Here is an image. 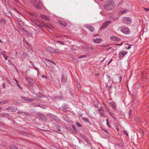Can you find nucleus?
Listing matches in <instances>:
<instances>
[{"label": "nucleus", "mask_w": 149, "mask_h": 149, "mask_svg": "<svg viewBox=\"0 0 149 149\" xmlns=\"http://www.w3.org/2000/svg\"><path fill=\"white\" fill-rule=\"evenodd\" d=\"M28 35L30 37H32V34L31 33H28Z\"/></svg>", "instance_id": "864d4df0"}, {"label": "nucleus", "mask_w": 149, "mask_h": 149, "mask_svg": "<svg viewBox=\"0 0 149 149\" xmlns=\"http://www.w3.org/2000/svg\"><path fill=\"white\" fill-rule=\"evenodd\" d=\"M131 48V47H130V46H129L128 47H125V48H126V49H130Z\"/></svg>", "instance_id": "49530a36"}, {"label": "nucleus", "mask_w": 149, "mask_h": 149, "mask_svg": "<svg viewBox=\"0 0 149 149\" xmlns=\"http://www.w3.org/2000/svg\"><path fill=\"white\" fill-rule=\"evenodd\" d=\"M115 147L116 149H118L120 148V143H114Z\"/></svg>", "instance_id": "dca6fc26"}, {"label": "nucleus", "mask_w": 149, "mask_h": 149, "mask_svg": "<svg viewBox=\"0 0 149 149\" xmlns=\"http://www.w3.org/2000/svg\"><path fill=\"white\" fill-rule=\"evenodd\" d=\"M15 81L17 83V86H18V87H19V88L20 89H22V87L19 84H18L17 82V80H16Z\"/></svg>", "instance_id": "72a5a7b5"}, {"label": "nucleus", "mask_w": 149, "mask_h": 149, "mask_svg": "<svg viewBox=\"0 0 149 149\" xmlns=\"http://www.w3.org/2000/svg\"><path fill=\"white\" fill-rule=\"evenodd\" d=\"M77 87H78V88L79 89L80 88V86L79 85H78Z\"/></svg>", "instance_id": "e2e57ef3"}, {"label": "nucleus", "mask_w": 149, "mask_h": 149, "mask_svg": "<svg viewBox=\"0 0 149 149\" xmlns=\"http://www.w3.org/2000/svg\"><path fill=\"white\" fill-rule=\"evenodd\" d=\"M128 12V10H127V9L124 10L120 11L119 12V14L120 15L122 14L125 13H127Z\"/></svg>", "instance_id": "f3484780"}, {"label": "nucleus", "mask_w": 149, "mask_h": 149, "mask_svg": "<svg viewBox=\"0 0 149 149\" xmlns=\"http://www.w3.org/2000/svg\"><path fill=\"white\" fill-rule=\"evenodd\" d=\"M38 26H41V27H43V25H38Z\"/></svg>", "instance_id": "338daca9"}, {"label": "nucleus", "mask_w": 149, "mask_h": 149, "mask_svg": "<svg viewBox=\"0 0 149 149\" xmlns=\"http://www.w3.org/2000/svg\"><path fill=\"white\" fill-rule=\"evenodd\" d=\"M106 76L107 78L109 81H112V79H111V77L110 75H109L108 74H107L106 75Z\"/></svg>", "instance_id": "4be33fe9"}, {"label": "nucleus", "mask_w": 149, "mask_h": 149, "mask_svg": "<svg viewBox=\"0 0 149 149\" xmlns=\"http://www.w3.org/2000/svg\"><path fill=\"white\" fill-rule=\"evenodd\" d=\"M123 132L127 136H128V133H127V132L126 130H124V131H123Z\"/></svg>", "instance_id": "c9c22d12"}, {"label": "nucleus", "mask_w": 149, "mask_h": 149, "mask_svg": "<svg viewBox=\"0 0 149 149\" xmlns=\"http://www.w3.org/2000/svg\"><path fill=\"white\" fill-rule=\"evenodd\" d=\"M123 22L126 24H131L132 20L130 17H124L123 19Z\"/></svg>", "instance_id": "39448f33"}, {"label": "nucleus", "mask_w": 149, "mask_h": 149, "mask_svg": "<svg viewBox=\"0 0 149 149\" xmlns=\"http://www.w3.org/2000/svg\"><path fill=\"white\" fill-rule=\"evenodd\" d=\"M47 50L50 52L51 53H59L58 52V49H55L54 48L52 47H47L46 49Z\"/></svg>", "instance_id": "20e7f679"}, {"label": "nucleus", "mask_w": 149, "mask_h": 149, "mask_svg": "<svg viewBox=\"0 0 149 149\" xmlns=\"http://www.w3.org/2000/svg\"><path fill=\"white\" fill-rule=\"evenodd\" d=\"M77 125L79 127H82L81 125V124H80L78 122L77 123Z\"/></svg>", "instance_id": "e433bc0d"}, {"label": "nucleus", "mask_w": 149, "mask_h": 149, "mask_svg": "<svg viewBox=\"0 0 149 149\" xmlns=\"http://www.w3.org/2000/svg\"><path fill=\"white\" fill-rule=\"evenodd\" d=\"M42 78H45L47 79V78L46 76H45L44 75H42Z\"/></svg>", "instance_id": "6e6d98bb"}, {"label": "nucleus", "mask_w": 149, "mask_h": 149, "mask_svg": "<svg viewBox=\"0 0 149 149\" xmlns=\"http://www.w3.org/2000/svg\"><path fill=\"white\" fill-rule=\"evenodd\" d=\"M21 99L22 100L26 101H27L28 100V97L23 96H21Z\"/></svg>", "instance_id": "412c9836"}, {"label": "nucleus", "mask_w": 149, "mask_h": 149, "mask_svg": "<svg viewBox=\"0 0 149 149\" xmlns=\"http://www.w3.org/2000/svg\"><path fill=\"white\" fill-rule=\"evenodd\" d=\"M66 129L70 131L71 130V128L69 127H66Z\"/></svg>", "instance_id": "4c0bfd02"}, {"label": "nucleus", "mask_w": 149, "mask_h": 149, "mask_svg": "<svg viewBox=\"0 0 149 149\" xmlns=\"http://www.w3.org/2000/svg\"><path fill=\"white\" fill-rule=\"evenodd\" d=\"M72 128H73V129H74V130L75 131H76L77 129H76V128L75 127V126H74V125H72Z\"/></svg>", "instance_id": "37998d69"}, {"label": "nucleus", "mask_w": 149, "mask_h": 149, "mask_svg": "<svg viewBox=\"0 0 149 149\" xmlns=\"http://www.w3.org/2000/svg\"><path fill=\"white\" fill-rule=\"evenodd\" d=\"M2 84H3L2 87L4 89L6 88V86H5V83H3Z\"/></svg>", "instance_id": "79ce46f5"}, {"label": "nucleus", "mask_w": 149, "mask_h": 149, "mask_svg": "<svg viewBox=\"0 0 149 149\" xmlns=\"http://www.w3.org/2000/svg\"><path fill=\"white\" fill-rule=\"evenodd\" d=\"M79 143H83V141H79Z\"/></svg>", "instance_id": "680f3d73"}, {"label": "nucleus", "mask_w": 149, "mask_h": 149, "mask_svg": "<svg viewBox=\"0 0 149 149\" xmlns=\"http://www.w3.org/2000/svg\"><path fill=\"white\" fill-rule=\"evenodd\" d=\"M15 11L16 12L19 13V12L17 10H16V9H15Z\"/></svg>", "instance_id": "69168bd1"}, {"label": "nucleus", "mask_w": 149, "mask_h": 149, "mask_svg": "<svg viewBox=\"0 0 149 149\" xmlns=\"http://www.w3.org/2000/svg\"><path fill=\"white\" fill-rule=\"evenodd\" d=\"M5 59L6 60H7V59L8 58V57L7 56H5V55L3 56Z\"/></svg>", "instance_id": "ea45409f"}, {"label": "nucleus", "mask_w": 149, "mask_h": 149, "mask_svg": "<svg viewBox=\"0 0 149 149\" xmlns=\"http://www.w3.org/2000/svg\"><path fill=\"white\" fill-rule=\"evenodd\" d=\"M10 148L11 149H18L16 146L14 145H11L10 146Z\"/></svg>", "instance_id": "cd10ccee"}, {"label": "nucleus", "mask_w": 149, "mask_h": 149, "mask_svg": "<svg viewBox=\"0 0 149 149\" xmlns=\"http://www.w3.org/2000/svg\"><path fill=\"white\" fill-rule=\"evenodd\" d=\"M104 111L103 109L102 110V111H100V115L102 117H104Z\"/></svg>", "instance_id": "bb28decb"}, {"label": "nucleus", "mask_w": 149, "mask_h": 149, "mask_svg": "<svg viewBox=\"0 0 149 149\" xmlns=\"http://www.w3.org/2000/svg\"><path fill=\"white\" fill-rule=\"evenodd\" d=\"M26 79L27 81V82H28V83H30L31 82V79L30 77H26Z\"/></svg>", "instance_id": "6ab92c4d"}, {"label": "nucleus", "mask_w": 149, "mask_h": 149, "mask_svg": "<svg viewBox=\"0 0 149 149\" xmlns=\"http://www.w3.org/2000/svg\"><path fill=\"white\" fill-rule=\"evenodd\" d=\"M102 40V39L101 38H97L96 39H94L93 40V42L96 43H100Z\"/></svg>", "instance_id": "ddd939ff"}, {"label": "nucleus", "mask_w": 149, "mask_h": 149, "mask_svg": "<svg viewBox=\"0 0 149 149\" xmlns=\"http://www.w3.org/2000/svg\"><path fill=\"white\" fill-rule=\"evenodd\" d=\"M111 22V21H107L103 23L101 26L100 29H104L105 28H106L108 25Z\"/></svg>", "instance_id": "423d86ee"}, {"label": "nucleus", "mask_w": 149, "mask_h": 149, "mask_svg": "<svg viewBox=\"0 0 149 149\" xmlns=\"http://www.w3.org/2000/svg\"><path fill=\"white\" fill-rule=\"evenodd\" d=\"M84 26L91 32L93 31L94 30V28L92 26H89L88 25H86Z\"/></svg>", "instance_id": "1a4fd4ad"}, {"label": "nucleus", "mask_w": 149, "mask_h": 149, "mask_svg": "<svg viewBox=\"0 0 149 149\" xmlns=\"http://www.w3.org/2000/svg\"><path fill=\"white\" fill-rule=\"evenodd\" d=\"M38 97L39 98H42L45 97V96L40 93H39L38 95Z\"/></svg>", "instance_id": "a211bd4d"}, {"label": "nucleus", "mask_w": 149, "mask_h": 149, "mask_svg": "<svg viewBox=\"0 0 149 149\" xmlns=\"http://www.w3.org/2000/svg\"><path fill=\"white\" fill-rule=\"evenodd\" d=\"M102 107H101V109H98V110L99 111V113L100 112V111H102L101 110L102 109Z\"/></svg>", "instance_id": "bf43d9fd"}, {"label": "nucleus", "mask_w": 149, "mask_h": 149, "mask_svg": "<svg viewBox=\"0 0 149 149\" xmlns=\"http://www.w3.org/2000/svg\"><path fill=\"white\" fill-rule=\"evenodd\" d=\"M6 15L10 17H12L13 16V15L12 13L10 12H8L6 13Z\"/></svg>", "instance_id": "b1692460"}, {"label": "nucleus", "mask_w": 149, "mask_h": 149, "mask_svg": "<svg viewBox=\"0 0 149 149\" xmlns=\"http://www.w3.org/2000/svg\"><path fill=\"white\" fill-rule=\"evenodd\" d=\"M27 54L26 53H23L21 56V58L22 59H24L27 56Z\"/></svg>", "instance_id": "aec40b11"}, {"label": "nucleus", "mask_w": 149, "mask_h": 149, "mask_svg": "<svg viewBox=\"0 0 149 149\" xmlns=\"http://www.w3.org/2000/svg\"><path fill=\"white\" fill-rule=\"evenodd\" d=\"M23 113V112L20 111H18L17 112V113Z\"/></svg>", "instance_id": "052dcab7"}, {"label": "nucleus", "mask_w": 149, "mask_h": 149, "mask_svg": "<svg viewBox=\"0 0 149 149\" xmlns=\"http://www.w3.org/2000/svg\"><path fill=\"white\" fill-rule=\"evenodd\" d=\"M108 112H109V114H110V115H111V116L112 117H113V116H112V113H111V112H110V111H109V110H108Z\"/></svg>", "instance_id": "a18cd8bd"}, {"label": "nucleus", "mask_w": 149, "mask_h": 149, "mask_svg": "<svg viewBox=\"0 0 149 149\" xmlns=\"http://www.w3.org/2000/svg\"><path fill=\"white\" fill-rule=\"evenodd\" d=\"M24 31L25 32V33H26L27 34H28V33H29L28 32V31H26V30H25V29H24Z\"/></svg>", "instance_id": "8fccbe9b"}, {"label": "nucleus", "mask_w": 149, "mask_h": 149, "mask_svg": "<svg viewBox=\"0 0 149 149\" xmlns=\"http://www.w3.org/2000/svg\"><path fill=\"white\" fill-rule=\"evenodd\" d=\"M6 81H7V82H8V83H10V81H9V80H6Z\"/></svg>", "instance_id": "0e129e2a"}, {"label": "nucleus", "mask_w": 149, "mask_h": 149, "mask_svg": "<svg viewBox=\"0 0 149 149\" xmlns=\"http://www.w3.org/2000/svg\"><path fill=\"white\" fill-rule=\"evenodd\" d=\"M40 107L44 109H46L47 108V107L45 105H40Z\"/></svg>", "instance_id": "a878e982"}, {"label": "nucleus", "mask_w": 149, "mask_h": 149, "mask_svg": "<svg viewBox=\"0 0 149 149\" xmlns=\"http://www.w3.org/2000/svg\"><path fill=\"white\" fill-rule=\"evenodd\" d=\"M115 4L113 1L110 0L107 1L104 5L105 9L107 10H111L113 9Z\"/></svg>", "instance_id": "f257e3e1"}, {"label": "nucleus", "mask_w": 149, "mask_h": 149, "mask_svg": "<svg viewBox=\"0 0 149 149\" xmlns=\"http://www.w3.org/2000/svg\"><path fill=\"white\" fill-rule=\"evenodd\" d=\"M57 43H59V44H62L63 45V43L62 42H60V41H57Z\"/></svg>", "instance_id": "de8ad7c7"}, {"label": "nucleus", "mask_w": 149, "mask_h": 149, "mask_svg": "<svg viewBox=\"0 0 149 149\" xmlns=\"http://www.w3.org/2000/svg\"><path fill=\"white\" fill-rule=\"evenodd\" d=\"M116 37L115 36H111L110 37V39L111 40L116 41Z\"/></svg>", "instance_id": "c85d7f7f"}, {"label": "nucleus", "mask_w": 149, "mask_h": 149, "mask_svg": "<svg viewBox=\"0 0 149 149\" xmlns=\"http://www.w3.org/2000/svg\"><path fill=\"white\" fill-rule=\"evenodd\" d=\"M120 40V39L119 38H118L116 37V41H119Z\"/></svg>", "instance_id": "a19ab883"}, {"label": "nucleus", "mask_w": 149, "mask_h": 149, "mask_svg": "<svg viewBox=\"0 0 149 149\" xmlns=\"http://www.w3.org/2000/svg\"><path fill=\"white\" fill-rule=\"evenodd\" d=\"M1 54H2V55L3 56L5 55V54L6 53V52L4 51H3L1 52Z\"/></svg>", "instance_id": "58836bf2"}, {"label": "nucleus", "mask_w": 149, "mask_h": 149, "mask_svg": "<svg viewBox=\"0 0 149 149\" xmlns=\"http://www.w3.org/2000/svg\"><path fill=\"white\" fill-rule=\"evenodd\" d=\"M82 120L88 123H89L90 122V120L88 118H82Z\"/></svg>", "instance_id": "5701e85b"}, {"label": "nucleus", "mask_w": 149, "mask_h": 149, "mask_svg": "<svg viewBox=\"0 0 149 149\" xmlns=\"http://www.w3.org/2000/svg\"><path fill=\"white\" fill-rule=\"evenodd\" d=\"M7 109L9 112H14L17 111L18 110V109L16 107L13 106L7 108Z\"/></svg>", "instance_id": "0eeeda50"}, {"label": "nucleus", "mask_w": 149, "mask_h": 149, "mask_svg": "<svg viewBox=\"0 0 149 149\" xmlns=\"http://www.w3.org/2000/svg\"><path fill=\"white\" fill-rule=\"evenodd\" d=\"M132 110L131 109H130V110L129 111V114L130 116V115L132 113Z\"/></svg>", "instance_id": "c03bdc74"}, {"label": "nucleus", "mask_w": 149, "mask_h": 149, "mask_svg": "<svg viewBox=\"0 0 149 149\" xmlns=\"http://www.w3.org/2000/svg\"><path fill=\"white\" fill-rule=\"evenodd\" d=\"M86 57V56L85 55H83V56H81L80 57H79V58H83Z\"/></svg>", "instance_id": "09e8293b"}, {"label": "nucleus", "mask_w": 149, "mask_h": 149, "mask_svg": "<svg viewBox=\"0 0 149 149\" xmlns=\"http://www.w3.org/2000/svg\"><path fill=\"white\" fill-rule=\"evenodd\" d=\"M83 138L85 139H87L86 137V136H84Z\"/></svg>", "instance_id": "774afa93"}, {"label": "nucleus", "mask_w": 149, "mask_h": 149, "mask_svg": "<svg viewBox=\"0 0 149 149\" xmlns=\"http://www.w3.org/2000/svg\"><path fill=\"white\" fill-rule=\"evenodd\" d=\"M110 104L113 109L114 110H116V104L115 102L113 101L110 102Z\"/></svg>", "instance_id": "9d476101"}, {"label": "nucleus", "mask_w": 149, "mask_h": 149, "mask_svg": "<svg viewBox=\"0 0 149 149\" xmlns=\"http://www.w3.org/2000/svg\"><path fill=\"white\" fill-rule=\"evenodd\" d=\"M112 60H111L109 61L108 63V65L109 64L111 63V62L112 61Z\"/></svg>", "instance_id": "13d9d810"}, {"label": "nucleus", "mask_w": 149, "mask_h": 149, "mask_svg": "<svg viewBox=\"0 0 149 149\" xmlns=\"http://www.w3.org/2000/svg\"><path fill=\"white\" fill-rule=\"evenodd\" d=\"M32 4L37 9H41V6L43 5L40 0H31Z\"/></svg>", "instance_id": "f03ea898"}, {"label": "nucleus", "mask_w": 149, "mask_h": 149, "mask_svg": "<svg viewBox=\"0 0 149 149\" xmlns=\"http://www.w3.org/2000/svg\"><path fill=\"white\" fill-rule=\"evenodd\" d=\"M122 79V77H119V82H120Z\"/></svg>", "instance_id": "3c124183"}, {"label": "nucleus", "mask_w": 149, "mask_h": 149, "mask_svg": "<svg viewBox=\"0 0 149 149\" xmlns=\"http://www.w3.org/2000/svg\"><path fill=\"white\" fill-rule=\"evenodd\" d=\"M144 8L146 11H149V8Z\"/></svg>", "instance_id": "5fc2aeb1"}, {"label": "nucleus", "mask_w": 149, "mask_h": 149, "mask_svg": "<svg viewBox=\"0 0 149 149\" xmlns=\"http://www.w3.org/2000/svg\"><path fill=\"white\" fill-rule=\"evenodd\" d=\"M8 100H5L0 102L1 104H4L8 103Z\"/></svg>", "instance_id": "393cba45"}, {"label": "nucleus", "mask_w": 149, "mask_h": 149, "mask_svg": "<svg viewBox=\"0 0 149 149\" xmlns=\"http://www.w3.org/2000/svg\"><path fill=\"white\" fill-rule=\"evenodd\" d=\"M58 22L61 25H62L64 26H65L67 25V23L65 21H63L61 20H59Z\"/></svg>", "instance_id": "4468645a"}, {"label": "nucleus", "mask_w": 149, "mask_h": 149, "mask_svg": "<svg viewBox=\"0 0 149 149\" xmlns=\"http://www.w3.org/2000/svg\"><path fill=\"white\" fill-rule=\"evenodd\" d=\"M40 16L42 19L45 20H49V18L48 17L44 15H41Z\"/></svg>", "instance_id": "f8f14e48"}, {"label": "nucleus", "mask_w": 149, "mask_h": 149, "mask_svg": "<svg viewBox=\"0 0 149 149\" xmlns=\"http://www.w3.org/2000/svg\"><path fill=\"white\" fill-rule=\"evenodd\" d=\"M127 52L125 51H123L120 53L119 57L120 58H122L125 56L127 53Z\"/></svg>", "instance_id": "6e6552de"}, {"label": "nucleus", "mask_w": 149, "mask_h": 149, "mask_svg": "<svg viewBox=\"0 0 149 149\" xmlns=\"http://www.w3.org/2000/svg\"><path fill=\"white\" fill-rule=\"evenodd\" d=\"M39 117L42 120L45 121L47 120V118L42 113H40L39 114Z\"/></svg>", "instance_id": "9b49d317"}, {"label": "nucleus", "mask_w": 149, "mask_h": 149, "mask_svg": "<svg viewBox=\"0 0 149 149\" xmlns=\"http://www.w3.org/2000/svg\"><path fill=\"white\" fill-rule=\"evenodd\" d=\"M28 101H29L30 102H32L34 101V100L33 99L30 98H28Z\"/></svg>", "instance_id": "7c9ffc66"}, {"label": "nucleus", "mask_w": 149, "mask_h": 149, "mask_svg": "<svg viewBox=\"0 0 149 149\" xmlns=\"http://www.w3.org/2000/svg\"><path fill=\"white\" fill-rule=\"evenodd\" d=\"M30 63H31V64L33 66V68H35V66L33 64V63L31 61H30Z\"/></svg>", "instance_id": "603ef678"}, {"label": "nucleus", "mask_w": 149, "mask_h": 149, "mask_svg": "<svg viewBox=\"0 0 149 149\" xmlns=\"http://www.w3.org/2000/svg\"><path fill=\"white\" fill-rule=\"evenodd\" d=\"M118 30H120L121 32L126 34H129L130 32L128 28L125 26L119 28Z\"/></svg>", "instance_id": "7ed1b4c3"}, {"label": "nucleus", "mask_w": 149, "mask_h": 149, "mask_svg": "<svg viewBox=\"0 0 149 149\" xmlns=\"http://www.w3.org/2000/svg\"><path fill=\"white\" fill-rule=\"evenodd\" d=\"M17 21L21 26H23L24 25V22L19 19L17 18Z\"/></svg>", "instance_id": "2eb2a0df"}, {"label": "nucleus", "mask_w": 149, "mask_h": 149, "mask_svg": "<svg viewBox=\"0 0 149 149\" xmlns=\"http://www.w3.org/2000/svg\"><path fill=\"white\" fill-rule=\"evenodd\" d=\"M120 143V147H123L124 146V144L123 143Z\"/></svg>", "instance_id": "f704fd0d"}, {"label": "nucleus", "mask_w": 149, "mask_h": 149, "mask_svg": "<svg viewBox=\"0 0 149 149\" xmlns=\"http://www.w3.org/2000/svg\"><path fill=\"white\" fill-rule=\"evenodd\" d=\"M38 72V68L36 67L35 66V68H34Z\"/></svg>", "instance_id": "4d7b16f0"}, {"label": "nucleus", "mask_w": 149, "mask_h": 149, "mask_svg": "<svg viewBox=\"0 0 149 149\" xmlns=\"http://www.w3.org/2000/svg\"><path fill=\"white\" fill-rule=\"evenodd\" d=\"M33 104L35 107H40V105L37 103H33Z\"/></svg>", "instance_id": "2f4dec72"}, {"label": "nucleus", "mask_w": 149, "mask_h": 149, "mask_svg": "<svg viewBox=\"0 0 149 149\" xmlns=\"http://www.w3.org/2000/svg\"><path fill=\"white\" fill-rule=\"evenodd\" d=\"M106 123L107 126L109 127H110L111 126L109 125V121L108 119H106Z\"/></svg>", "instance_id": "473e14b6"}, {"label": "nucleus", "mask_w": 149, "mask_h": 149, "mask_svg": "<svg viewBox=\"0 0 149 149\" xmlns=\"http://www.w3.org/2000/svg\"><path fill=\"white\" fill-rule=\"evenodd\" d=\"M62 108L64 109H66L67 108V106L66 104H64L62 107Z\"/></svg>", "instance_id": "c756f323"}]
</instances>
